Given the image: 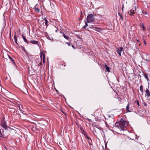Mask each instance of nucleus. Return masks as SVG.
<instances>
[{
	"instance_id": "47",
	"label": "nucleus",
	"mask_w": 150,
	"mask_h": 150,
	"mask_svg": "<svg viewBox=\"0 0 150 150\" xmlns=\"http://www.w3.org/2000/svg\"><path fill=\"white\" fill-rule=\"evenodd\" d=\"M55 90H56V92L57 93H58V92L59 91H58L56 89H55Z\"/></svg>"
},
{
	"instance_id": "57",
	"label": "nucleus",
	"mask_w": 150,
	"mask_h": 150,
	"mask_svg": "<svg viewBox=\"0 0 150 150\" xmlns=\"http://www.w3.org/2000/svg\"><path fill=\"white\" fill-rule=\"evenodd\" d=\"M135 10H136V7H135Z\"/></svg>"
},
{
	"instance_id": "6",
	"label": "nucleus",
	"mask_w": 150,
	"mask_h": 150,
	"mask_svg": "<svg viewBox=\"0 0 150 150\" xmlns=\"http://www.w3.org/2000/svg\"><path fill=\"white\" fill-rule=\"evenodd\" d=\"M63 36L65 39L68 40L69 41V42H71V39L70 38L69 36L67 35H66L64 33H63Z\"/></svg>"
},
{
	"instance_id": "24",
	"label": "nucleus",
	"mask_w": 150,
	"mask_h": 150,
	"mask_svg": "<svg viewBox=\"0 0 150 150\" xmlns=\"http://www.w3.org/2000/svg\"><path fill=\"white\" fill-rule=\"evenodd\" d=\"M38 60H39L38 59L35 60V61H36V64H37L38 65V66H39V65H42L41 60V61L40 62L39 64L37 63H38L37 61Z\"/></svg>"
},
{
	"instance_id": "56",
	"label": "nucleus",
	"mask_w": 150,
	"mask_h": 150,
	"mask_svg": "<svg viewBox=\"0 0 150 150\" xmlns=\"http://www.w3.org/2000/svg\"><path fill=\"white\" fill-rule=\"evenodd\" d=\"M95 132H96V130H95Z\"/></svg>"
},
{
	"instance_id": "27",
	"label": "nucleus",
	"mask_w": 150,
	"mask_h": 150,
	"mask_svg": "<svg viewBox=\"0 0 150 150\" xmlns=\"http://www.w3.org/2000/svg\"><path fill=\"white\" fill-rule=\"evenodd\" d=\"M75 35H76V36L78 38H79L80 39H82V38H80L79 36L77 34H75Z\"/></svg>"
},
{
	"instance_id": "55",
	"label": "nucleus",
	"mask_w": 150,
	"mask_h": 150,
	"mask_svg": "<svg viewBox=\"0 0 150 150\" xmlns=\"http://www.w3.org/2000/svg\"><path fill=\"white\" fill-rule=\"evenodd\" d=\"M2 32H1V35H2Z\"/></svg>"
},
{
	"instance_id": "30",
	"label": "nucleus",
	"mask_w": 150,
	"mask_h": 150,
	"mask_svg": "<svg viewBox=\"0 0 150 150\" xmlns=\"http://www.w3.org/2000/svg\"><path fill=\"white\" fill-rule=\"evenodd\" d=\"M66 43L69 46H70L71 45V44L69 42H67Z\"/></svg>"
},
{
	"instance_id": "59",
	"label": "nucleus",
	"mask_w": 150,
	"mask_h": 150,
	"mask_svg": "<svg viewBox=\"0 0 150 150\" xmlns=\"http://www.w3.org/2000/svg\"><path fill=\"white\" fill-rule=\"evenodd\" d=\"M89 121V122L91 121V120H90V121Z\"/></svg>"
},
{
	"instance_id": "20",
	"label": "nucleus",
	"mask_w": 150,
	"mask_h": 150,
	"mask_svg": "<svg viewBox=\"0 0 150 150\" xmlns=\"http://www.w3.org/2000/svg\"><path fill=\"white\" fill-rule=\"evenodd\" d=\"M118 15L120 17V18L121 19L122 21H123V18L122 15L119 12L118 13Z\"/></svg>"
},
{
	"instance_id": "46",
	"label": "nucleus",
	"mask_w": 150,
	"mask_h": 150,
	"mask_svg": "<svg viewBox=\"0 0 150 150\" xmlns=\"http://www.w3.org/2000/svg\"><path fill=\"white\" fill-rule=\"evenodd\" d=\"M82 18H79V20H82Z\"/></svg>"
},
{
	"instance_id": "5",
	"label": "nucleus",
	"mask_w": 150,
	"mask_h": 150,
	"mask_svg": "<svg viewBox=\"0 0 150 150\" xmlns=\"http://www.w3.org/2000/svg\"><path fill=\"white\" fill-rule=\"evenodd\" d=\"M123 50V48L122 47H119L117 48V52L118 53L120 56H121V52Z\"/></svg>"
},
{
	"instance_id": "25",
	"label": "nucleus",
	"mask_w": 150,
	"mask_h": 150,
	"mask_svg": "<svg viewBox=\"0 0 150 150\" xmlns=\"http://www.w3.org/2000/svg\"><path fill=\"white\" fill-rule=\"evenodd\" d=\"M134 103H137V104L138 105V106H139L140 105L139 103V101L138 100H135L134 101Z\"/></svg>"
},
{
	"instance_id": "11",
	"label": "nucleus",
	"mask_w": 150,
	"mask_h": 150,
	"mask_svg": "<svg viewBox=\"0 0 150 150\" xmlns=\"http://www.w3.org/2000/svg\"><path fill=\"white\" fill-rule=\"evenodd\" d=\"M145 92L148 97L150 96V92L148 88H146L145 91Z\"/></svg>"
},
{
	"instance_id": "41",
	"label": "nucleus",
	"mask_w": 150,
	"mask_h": 150,
	"mask_svg": "<svg viewBox=\"0 0 150 150\" xmlns=\"http://www.w3.org/2000/svg\"><path fill=\"white\" fill-rule=\"evenodd\" d=\"M71 46L74 49H75V47H74V46L73 45H72Z\"/></svg>"
},
{
	"instance_id": "15",
	"label": "nucleus",
	"mask_w": 150,
	"mask_h": 150,
	"mask_svg": "<svg viewBox=\"0 0 150 150\" xmlns=\"http://www.w3.org/2000/svg\"><path fill=\"white\" fill-rule=\"evenodd\" d=\"M22 38H23V39L24 40V42H26L28 44V41L25 38V36L24 35H22Z\"/></svg>"
},
{
	"instance_id": "39",
	"label": "nucleus",
	"mask_w": 150,
	"mask_h": 150,
	"mask_svg": "<svg viewBox=\"0 0 150 150\" xmlns=\"http://www.w3.org/2000/svg\"><path fill=\"white\" fill-rule=\"evenodd\" d=\"M144 106H146L147 104L145 102H144Z\"/></svg>"
},
{
	"instance_id": "44",
	"label": "nucleus",
	"mask_w": 150,
	"mask_h": 150,
	"mask_svg": "<svg viewBox=\"0 0 150 150\" xmlns=\"http://www.w3.org/2000/svg\"><path fill=\"white\" fill-rule=\"evenodd\" d=\"M64 65H63V64H61V65H64V66H65V65H66L65 63H64Z\"/></svg>"
},
{
	"instance_id": "53",
	"label": "nucleus",
	"mask_w": 150,
	"mask_h": 150,
	"mask_svg": "<svg viewBox=\"0 0 150 150\" xmlns=\"http://www.w3.org/2000/svg\"><path fill=\"white\" fill-rule=\"evenodd\" d=\"M58 30H55V32H57V31Z\"/></svg>"
},
{
	"instance_id": "22",
	"label": "nucleus",
	"mask_w": 150,
	"mask_h": 150,
	"mask_svg": "<svg viewBox=\"0 0 150 150\" xmlns=\"http://www.w3.org/2000/svg\"><path fill=\"white\" fill-rule=\"evenodd\" d=\"M140 90L141 91L142 93L143 94V86L142 85L140 86Z\"/></svg>"
},
{
	"instance_id": "18",
	"label": "nucleus",
	"mask_w": 150,
	"mask_h": 150,
	"mask_svg": "<svg viewBox=\"0 0 150 150\" xmlns=\"http://www.w3.org/2000/svg\"><path fill=\"white\" fill-rule=\"evenodd\" d=\"M34 9L35 11H37V13H38L40 12V9L38 8L37 7H36V5L35 7L34 8Z\"/></svg>"
},
{
	"instance_id": "3",
	"label": "nucleus",
	"mask_w": 150,
	"mask_h": 150,
	"mask_svg": "<svg viewBox=\"0 0 150 150\" xmlns=\"http://www.w3.org/2000/svg\"><path fill=\"white\" fill-rule=\"evenodd\" d=\"M1 125L3 128H5L6 129H7V130H8V128L9 129L11 128L10 127H7V126L5 122H1Z\"/></svg>"
},
{
	"instance_id": "48",
	"label": "nucleus",
	"mask_w": 150,
	"mask_h": 150,
	"mask_svg": "<svg viewBox=\"0 0 150 150\" xmlns=\"http://www.w3.org/2000/svg\"><path fill=\"white\" fill-rule=\"evenodd\" d=\"M7 78H8L7 77H6L5 79V80H7Z\"/></svg>"
},
{
	"instance_id": "23",
	"label": "nucleus",
	"mask_w": 150,
	"mask_h": 150,
	"mask_svg": "<svg viewBox=\"0 0 150 150\" xmlns=\"http://www.w3.org/2000/svg\"><path fill=\"white\" fill-rule=\"evenodd\" d=\"M20 47L22 50H23L25 52H26V51L25 50V48L24 47H23L22 46H21Z\"/></svg>"
},
{
	"instance_id": "12",
	"label": "nucleus",
	"mask_w": 150,
	"mask_h": 150,
	"mask_svg": "<svg viewBox=\"0 0 150 150\" xmlns=\"http://www.w3.org/2000/svg\"><path fill=\"white\" fill-rule=\"evenodd\" d=\"M143 74L145 78L147 80L148 82L149 79L148 76V74L144 72H143Z\"/></svg>"
},
{
	"instance_id": "4",
	"label": "nucleus",
	"mask_w": 150,
	"mask_h": 150,
	"mask_svg": "<svg viewBox=\"0 0 150 150\" xmlns=\"http://www.w3.org/2000/svg\"><path fill=\"white\" fill-rule=\"evenodd\" d=\"M40 58L41 61L42 60V59L43 62L44 63H45V54H44L42 52L40 53Z\"/></svg>"
},
{
	"instance_id": "33",
	"label": "nucleus",
	"mask_w": 150,
	"mask_h": 150,
	"mask_svg": "<svg viewBox=\"0 0 150 150\" xmlns=\"http://www.w3.org/2000/svg\"><path fill=\"white\" fill-rule=\"evenodd\" d=\"M82 133L83 134H86L85 132V131L84 130L83 131V132H82Z\"/></svg>"
},
{
	"instance_id": "19",
	"label": "nucleus",
	"mask_w": 150,
	"mask_h": 150,
	"mask_svg": "<svg viewBox=\"0 0 150 150\" xmlns=\"http://www.w3.org/2000/svg\"><path fill=\"white\" fill-rule=\"evenodd\" d=\"M42 18L44 19L45 21V25H46L47 26H48V21L47 20L46 18H44L43 19Z\"/></svg>"
},
{
	"instance_id": "1",
	"label": "nucleus",
	"mask_w": 150,
	"mask_h": 150,
	"mask_svg": "<svg viewBox=\"0 0 150 150\" xmlns=\"http://www.w3.org/2000/svg\"><path fill=\"white\" fill-rule=\"evenodd\" d=\"M128 124V122L121 118L120 121L115 123V125L116 127L121 129L122 130H126L125 128Z\"/></svg>"
},
{
	"instance_id": "54",
	"label": "nucleus",
	"mask_w": 150,
	"mask_h": 150,
	"mask_svg": "<svg viewBox=\"0 0 150 150\" xmlns=\"http://www.w3.org/2000/svg\"><path fill=\"white\" fill-rule=\"evenodd\" d=\"M137 40V42H139V40Z\"/></svg>"
},
{
	"instance_id": "60",
	"label": "nucleus",
	"mask_w": 150,
	"mask_h": 150,
	"mask_svg": "<svg viewBox=\"0 0 150 150\" xmlns=\"http://www.w3.org/2000/svg\"><path fill=\"white\" fill-rule=\"evenodd\" d=\"M139 76H140V77H141V76L140 75H139Z\"/></svg>"
},
{
	"instance_id": "28",
	"label": "nucleus",
	"mask_w": 150,
	"mask_h": 150,
	"mask_svg": "<svg viewBox=\"0 0 150 150\" xmlns=\"http://www.w3.org/2000/svg\"><path fill=\"white\" fill-rule=\"evenodd\" d=\"M85 138H88L89 137H88L86 134L84 135Z\"/></svg>"
},
{
	"instance_id": "49",
	"label": "nucleus",
	"mask_w": 150,
	"mask_h": 150,
	"mask_svg": "<svg viewBox=\"0 0 150 150\" xmlns=\"http://www.w3.org/2000/svg\"><path fill=\"white\" fill-rule=\"evenodd\" d=\"M81 11V14L82 15L83 13H82V11Z\"/></svg>"
},
{
	"instance_id": "35",
	"label": "nucleus",
	"mask_w": 150,
	"mask_h": 150,
	"mask_svg": "<svg viewBox=\"0 0 150 150\" xmlns=\"http://www.w3.org/2000/svg\"><path fill=\"white\" fill-rule=\"evenodd\" d=\"M143 11H144V12H143V13H144V14H145V15H146V14H147V12L146 11V12H145V13H144V10H143Z\"/></svg>"
},
{
	"instance_id": "45",
	"label": "nucleus",
	"mask_w": 150,
	"mask_h": 150,
	"mask_svg": "<svg viewBox=\"0 0 150 150\" xmlns=\"http://www.w3.org/2000/svg\"><path fill=\"white\" fill-rule=\"evenodd\" d=\"M124 6H123H123H122V11H123V8H124Z\"/></svg>"
},
{
	"instance_id": "17",
	"label": "nucleus",
	"mask_w": 150,
	"mask_h": 150,
	"mask_svg": "<svg viewBox=\"0 0 150 150\" xmlns=\"http://www.w3.org/2000/svg\"><path fill=\"white\" fill-rule=\"evenodd\" d=\"M39 130L38 129V128L36 126V125H35V126L33 127L32 128V130L33 131H35V130L36 131H38Z\"/></svg>"
},
{
	"instance_id": "21",
	"label": "nucleus",
	"mask_w": 150,
	"mask_h": 150,
	"mask_svg": "<svg viewBox=\"0 0 150 150\" xmlns=\"http://www.w3.org/2000/svg\"><path fill=\"white\" fill-rule=\"evenodd\" d=\"M16 33H15V35H14V39L15 40V43L17 44V45H18V43L17 42V37L16 35Z\"/></svg>"
},
{
	"instance_id": "40",
	"label": "nucleus",
	"mask_w": 150,
	"mask_h": 150,
	"mask_svg": "<svg viewBox=\"0 0 150 150\" xmlns=\"http://www.w3.org/2000/svg\"><path fill=\"white\" fill-rule=\"evenodd\" d=\"M86 26H85V25L83 27V28H84L85 29H86Z\"/></svg>"
},
{
	"instance_id": "29",
	"label": "nucleus",
	"mask_w": 150,
	"mask_h": 150,
	"mask_svg": "<svg viewBox=\"0 0 150 150\" xmlns=\"http://www.w3.org/2000/svg\"><path fill=\"white\" fill-rule=\"evenodd\" d=\"M10 35H9V37L10 38H11V29H10Z\"/></svg>"
},
{
	"instance_id": "14",
	"label": "nucleus",
	"mask_w": 150,
	"mask_h": 150,
	"mask_svg": "<svg viewBox=\"0 0 150 150\" xmlns=\"http://www.w3.org/2000/svg\"><path fill=\"white\" fill-rule=\"evenodd\" d=\"M88 139V142L90 145H92V140L91 139L90 137H89L87 139Z\"/></svg>"
},
{
	"instance_id": "34",
	"label": "nucleus",
	"mask_w": 150,
	"mask_h": 150,
	"mask_svg": "<svg viewBox=\"0 0 150 150\" xmlns=\"http://www.w3.org/2000/svg\"><path fill=\"white\" fill-rule=\"evenodd\" d=\"M0 134H1V135L4 138V137L3 135H2V133H1V130H0Z\"/></svg>"
},
{
	"instance_id": "8",
	"label": "nucleus",
	"mask_w": 150,
	"mask_h": 150,
	"mask_svg": "<svg viewBox=\"0 0 150 150\" xmlns=\"http://www.w3.org/2000/svg\"><path fill=\"white\" fill-rule=\"evenodd\" d=\"M95 28L94 29V30L98 32H100L101 31L103 30V29L98 27H94Z\"/></svg>"
},
{
	"instance_id": "31",
	"label": "nucleus",
	"mask_w": 150,
	"mask_h": 150,
	"mask_svg": "<svg viewBox=\"0 0 150 150\" xmlns=\"http://www.w3.org/2000/svg\"><path fill=\"white\" fill-rule=\"evenodd\" d=\"M80 129L82 132H83V131L84 130L83 128L82 127H80Z\"/></svg>"
},
{
	"instance_id": "50",
	"label": "nucleus",
	"mask_w": 150,
	"mask_h": 150,
	"mask_svg": "<svg viewBox=\"0 0 150 150\" xmlns=\"http://www.w3.org/2000/svg\"><path fill=\"white\" fill-rule=\"evenodd\" d=\"M48 2L49 4L50 3V2L49 1H48Z\"/></svg>"
},
{
	"instance_id": "52",
	"label": "nucleus",
	"mask_w": 150,
	"mask_h": 150,
	"mask_svg": "<svg viewBox=\"0 0 150 150\" xmlns=\"http://www.w3.org/2000/svg\"><path fill=\"white\" fill-rule=\"evenodd\" d=\"M88 120L89 121H90V120H91L88 118Z\"/></svg>"
},
{
	"instance_id": "51",
	"label": "nucleus",
	"mask_w": 150,
	"mask_h": 150,
	"mask_svg": "<svg viewBox=\"0 0 150 150\" xmlns=\"http://www.w3.org/2000/svg\"><path fill=\"white\" fill-rule=\"evenodd\" d=\"M4 146L5 148L6 149H7V148H6V146H5V145H4Z\"/></svg>"
},
{
	"instance_id": "58",
	"label": "nucleus",
	"mask_w": 150,
	"mask_h": 150,
	"mask_svg": "<svg viewBox=\"0 0 150 150\" xmlns=\"http://www.w3.org/2000/svg\"><path fill=\"white\" fill-rule=\"evenodd\" d=\"M149 86H148V89H149Z\"/></svg>"
},
{
	"instance_id": "38",
	"label": "nucleus",
	"mask_w": 150,
	"mask_h": 150,
	"mask_svg": "<svg viewBox=\"0 0 150 150\" xmlns=\"http://www.w3.org/2000/svg\"><path fill=\"white\" fill-rule=\"evenodd\" d=\"M85 26H87L88 25V24L86 22H85Z\"/></svg>"
},
{
	"instance_id": "16",
	"label": "nucleus",
	"mask_w": 150,
	"mask_h": 150,
	"mask_svg": "<svg viewBox=\"0 0 150 150\" xmlns=\"http://www.w3.org/2000/svg\"><path fill=\"white\" fill-rule=\"evenodd\" d=\"M30 43H32L33 44L38 45V41L33 40H31L30 41Z\"/></svg>"
},
{
	"instance_id": "13",
	"label": "nucleus",
	"mask_w": 150,
	"mask_h": 150,
	"mask_svg": "<svg viewBox=\"0 0 150 150\" xmlns=\"http://www.w3.org/2000/svg\"><path fill=\"white\" fill-rule=\"evenodd\" d=\"M7 56L8 57L9 59L11 60V61L13 62L12 64H14L15 65H16L15 62L13 59L8 54L7 55Z\"/></svg>"
},
{
	"instance_id": "9",
	"label": "nucleus",
	"mask_w": 150,
	"mask_h": 150,
	"mask_svg": "<svg viewBox=\"0 0 150 150\" xmlns=\"http://www.w3.org/2000/svg\"><path fill=\"white\" fill-rule=\"evenodd\" d=\"M104 67L105 68L106 70L108 72H110V67H109L108 66H107V65L105 64V65L104 66Z\"/></svg>"
},
{
	"instance_id": "10",
	"label": "nucleus",
	"mask_w": 150,
	"mask_h": 150,
	"mask_svg": "<svg viewBox=\"0 0 150 150\" xmlns=\"http://www.w3.org/2000/svg\"><path fill=\"white\" fill-rule=\"evenodd\" d=\"M135 13L133 9H132L129 12V14L130 15H131V16H133V15Z\"/></svg>"
},
{
	"instance_id": "32",
	"label": "nucleus",
	"mask_w": 150,
	"mask_h": 150,
	"mask_svg": "<svg viewBox=\"0 0 150 150\" xmlns=\"http://www.w3.org/2000/svg\"><path fill=\"white\" fill-rule=\"evenodd\" d=\"M92 125L93 127H97L96 126V124H94V123H93Z\"/></svg>"
},
{
	"instance_id": "26",
	"label": "nucleus",
	"mask_w": 150,
	"mask_h": 150,
	"mask_svg": "<svg viewBox=\"0 0 150 150\" xmlns=\"http://www.w3.org/2000/svg\"><path fill=\"white\" fill-rule=\"evenodd\" d=\"M141 25H142L141 27L142 28L143 30H145V27H144V25H143V23H142Z\"/></svg>"
},
{
	"instance_id": "61",
	"label": "nucleus",
	"mask_w": 150,
	"mask_h": 150,
	"mask_svg": "<svg viewBox=\"0 0 150 150\" xmlns=\"http://www.w3.org/2000/svg\"><path fill=\"white\" fill-rule=\"evenodd\" d=\"M86 30H88V29H86Z\"/></svg>"
},
{
	"instance_id": "62",
	"label": "nucleus",
	"mask_w": 150,
	"mask_h": 150,
	"mask_svg": "<svg viewBox=\"0 0 150 150\" xmlns=\"http://www.w3.org/2000/svg\"><path fill=\"white\" fill-rule=\"evenodd\" d=\"M4 58H5L4 56H3Z\"/></svg>"
},
{
	"instance_id": "2",
	"label": "nucleus",
	"mask_w": 150,
	"mask_h": 150,
	"mask_svg": "<svg viewBox=\"0 0 150 150\" xmlns=\"http://www.w3.org/2000/svg\"><path fill=\"white\" fill-rule=\"evenodd\" d=\"M94 16V14L92 13L89 14L87 16L86 18V21L88 23L94 21L95 18Z\"/></svg>"
},
{
	"instance_id": "7",
	"label": "nucleus",
	"mask_w": 150,
	"mask_h": 150,
	"mask_svg": "<svg viewBox=\"0 0 150 150\" xmlns=\"http://www.w3.org/2000/svg\"><path fill=\"white\" fill-rule=\"evenodd\" d=\"M129 103H128V104L126 108V111L127 112H131L132 111V109H131L130 108V110L129 109Z\"/></svg>"
},
{
	"instance_id": "42",
	"label": "nucleus",
	"mask_w": 150,
	"mask_h": 150,
	"mask_svg": "<svg viewBox=\"0 0 150 150\" xmlns=\"http://www.w3.org/2000/svg\"><path fill=\"white\" fill-rule=\"evenodd\" d=\"M60 33H62V35H63V33H63V32H62V31H60Z\"/></svg>"
},
{
	"instance_id": "36",
	"label": "nucleus",
	"mask_w": 150,
	"mask_h": 150,
	"mask_svg": "<svg viewBox=\"0 0 150 150\" xmlns=\"http://www.w3.org/2000/svg\"><path fill=\"white\" fill-rule=\"evenodd\" d=\"M61 112H62L63 113H64V114L66 115V114H65V112L63 111L61 109Z\"/></svg>"
},
{
	"instance_id": "43",
	"label": "nucleus",
	"mask_w": 150,
	"mask_h": 150,
	"mask_svg": "<svg viewBox=\"0 0 150 150\" xmlns=\"http://www.w3.org/2000/svg\"><path fill=\"white\" fill-rule=\"evenodd\" d=\"M145 60L146 61H150V59H145Z\"/></svg>"
},
{
	"instance_id": "37",
	"label": "nucleus",
	"mask_w": 150,
	"mask_h": 150,
	"mask_svg": "<svg viewBox=\"0 0 150 150\" xmlns=\"http://www.w3.org/2000/svg\"><path fill=\"white\" fill-rule=\"evenodd\" d=\"M144 44L145 45H146V41H145V40H144Z\"/></svg>"
}]
</instances>
